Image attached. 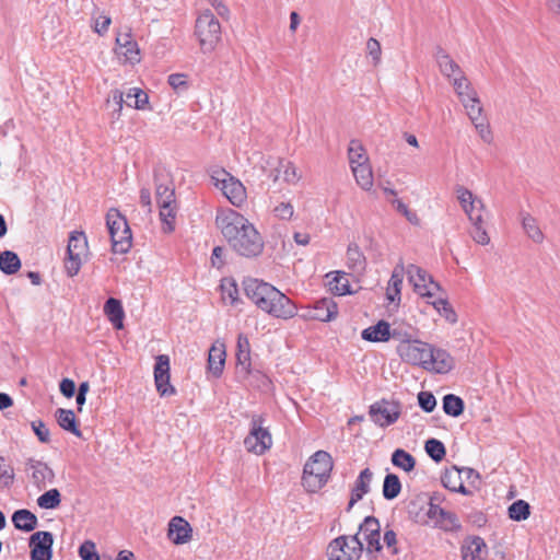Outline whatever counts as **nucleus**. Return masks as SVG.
<instances>
[{
	"label": "nucleus",
	"instance_id": "obj_1",
	"mask_svg": "<svg viewBox=\"0 0 560 560\" xmlns=\"http://www.w3.org/2000/svg\"><path fill=\"white\" fill-rule=\"evenodd\" d=\"M215 224L229 245L238 255L250 258L261 254L264 241L255 226L233 209H220Z\"/></svg>",
	"mask_w": 560,
	"mask_h": 560
},
{
	"label": "nucleus",
	"instance_id": "obj_2",
	"mask_svg": "<svg viewBox=\"0 0 560 560\" xmlns=\"http://www.w3.org/2000/svg\"><path fill=\"white\" fill-rule=\"evenodd\" d=\"M243 284L246 296L264 313L283 320L296 316L294 302L272 284L253 278L246 279Z\"/></svg>",
	"mask_w": 560,
	"mask_h": 560
},
{
	"label": "nucleus",
	"instance_id": "obj_3",
	"mask_svg": "<svg viewBox=\"0 0 560 560\" xmlns=\"http://www.w3.org/2000/svg\"><path fill=\"white\" fill-rule=\"evenodd\" d=\"M332 458L325 451L314 453L304 465L302 485L307 492L315 493L328 481L332 470Z\"/></svg>",
	"mask_w": 560,
	"mask_h": 560
},
{
	"label": "nucleus",
	"instance_id": "obj_4",
	"mask_svg": "<svg viewBox=\"0 0 560 560\" xmlns=\"http://www.w3.org/2000/svg\"><path fill=\"white\" fill-rule=\"evenodd\" d=\"M155 199L160 209V219L164 224L163 230L167 233L173 232L178 206L175 188L170 178L161 180L155 175Z\"/></svg>",
	"mask_w": 560,
	"mask_h": 560
},
{
	"label": "nucleus",
	"instance_id": "obj_5",
	"mask_svg": "<svg viewBox=\"0 0 560 560\" xmlns=\"http://www.w3.org/2000/svg\"><path fill=\"white\" fill-rule=\"evenodd\" d=\"M195 35L202 52H211L221 40V24L210 10H205L196 20Z\"/></svg>",
	"mask_w": 560,
	"mask_h": 560
},
{
	"label": "nucleus",
	"instance_id": "obj_6",
	"mask_svg": "<svg viewBox=\"0 0 560 560\" xmlns=\"http://www.w3.org/2000/svg\"><path fill=\"white\" fill-rule=\"evenodd\" d=\"M106 224L113 252L116 254L128 253L131 247L132 235L127 219L117 209H109L106 214Z\"/></svg>",
	"mask_w": 560,
	"mask_h": 560
},
{
	"label": "nucleus",
	"instance_id": "obj_7",
	"mask_svg": "<svg viewBox=\"0 0 560 560\" xmlns=\"http://www.w3.org/2000/svg\"><path fill=\"white\" fill-rule=\"evenodd\" d=\"M211 179L233 206L242 208L246 203L247 191L238 178L225 170H219L212 173Z\"/></svg>",
	"mask_w": 560,
	"mask_h": 560
},
{
	"label": "nucleus",
	"instance_id": "obj_8",
	"mask_svg": "<svg viewBox=\"0 0 560 560\" xmlns=\"http://www.w3.org/2000/svg\"><path fill=\"white\" fill-rule=\"evenodd\" d=\"M262 415H253L250 418V429L244 440L245 448L256 455H262L272 445V436L265 425Z\"/></svg>",
	"mask_w": 560,
	"mask_h": 560
},
{
	"label": "nucleus",
	"instance_id": "obj_9",
	"mask_svg": "<svg viewBox=\"0 0 560 560\" xmlns=\"http://www.w3.org/2000/svg\"><path fill=\"white\" fill-rule=\"evenodd\" d=\"M89 252L88 240L82 231H73L69 235L65 268L69 277H74L81 269Z\"/></svg>",
	"mask_w": 560,
	"mask_h": 560
},
{
	"label": "nucleus",
	"instance_id": "obj_10",
	"mask_svg": "<svg viewBox=\"0 0 560 560\" xmlns=\"http://www.w3.org/2000/svg\"><path fill=\"white\" fill-rule=\"evenodd\" d=\"M363 544L358 534L339 536L332 539L327 547L329 560H359L362 556Z\"/></svg>",
	"mask_w": 560,
	"mask_h": 560
},
{
	"label": "nucleus",
	"instance_id": "obj_11",
	"mask_svg": "<svg viewBox=\"0 0 560 560\" xmlns=\"http://www.w3.org/2000/svg\"><path fill=\"white\" fill-rule=\"evenodd\" d=\"M430 347V343L413 339L410 342L399 343L397 353L402 361L412 365H419L425 370V366L429 364ZM430 355L432 354L430 353Z\"/></svg>",
	"mask_w": 560,
	"mask_h": 560
},
{
	"label": "nucleus",
	"instance_id": "obj_12",
	"mask_svg": "<svg viewBox=\"0 0 560 560\" xmlns=\"http://www.w3.org/2000/svg\"><path fill=\"white\" fill-rule=\"evenodd\" d=\"M401 413L400 404L394 400L382 399L370 407L369 415L372 421L382 427L395 423Z\"/></svg>",
	"mask_w": 560,
	"mask_h": 560
},
{
	"label": "nucleus",
	"instance_id": "obj_13",
	"mask_svg": "<svg viewBox=\"0 0 560 560\" xmlns=\"http://www.w3.org/2000/svg\"><path fill=\"white\" fill-rule=\"evenodd\" d=\"M408 281L412 284L413 291L421 296H433L440 290L439 283L421 267L408 265L406 269Z\"/></svg>",
	"mask_w": 560,
	"mask_h": 560
},
{
	"label": "nucleus",
	"instance_id": "obj_14",
	"mask_svg": "<svg viewBox=\"0 0 560 560\" xmlns=\"http://www.w3.org/2000/svg\"><path fill=\"white\" fill-rule=\"evenodd\" d=\"M455 192L463 211L468 217V220L470 222L480 223L486 210L482 199L478 198L468 188L460 185L456 186Z\"/></svg>",
	"mask_w": 560,
	"mask_h": 560
},
{
	"label": "nucleus",
	"instance_id": "obj_15",
	"mask_svg": "<svg viewBox=\"0 0 560 560\" xmlns=\"http://www.w3.org/2000/svg\"><path fill=\"white\" fill-rule=\"evenodd\" d=\"M425 515L433 522L434 527L444 532H457L462 527L455 513L442 509L432 499L428 503Z\"/></svg>",
	"mask_w": 560,
	"mask_h": 560
},
{
	"label": "nucleus",
	"instance_id": "obj_16",
	"mask_svg": "<svg viewBox=\"0 0 560 560\" xmlns=\"http://www.w3.org/2000/svg\"><path fill=\"white\" fill-rule=\"evenodd\" d=\"M31 560H51L54 536L50 532H36L30 537Z\"/></svg>",
	"mask_w": 560,
	"mask_h": 560
},
{
	"label": "nucleus",
	"instance_id": "obj_17",
	"mask_svg": "<svg viewBox=\"0 0 560 560\" xmlns=\"http://www.w3.org/2000/svg\"><path fill=\"white\" fill-rule=\"evenodd\" d=\"M338 314V305L331 298H324L307 306L302 314L304 319L330 322Z\"/></svg>",
	"mask_w": 560,
	"mask_h": 560
},
{
	"label": "nucleus",
	"instance_id": "obj_18",
	"mask_svg": "<svg viewBox=\"0 0 560 560\" xmlns=\"http://www.w3.org/2000/svg\"><path fill=\"white\" fill-rule=\"evenodd\" d=\"M25 470L30 472L33 485L43 490L55 480L54 470L44 462L28 458L25 462Z\"/></svg>",
	"mask_w": 560,
	"mask_h": 560
},
{
	"label": "nucleus",
	"instance_id": "obj_19",
	"mask_svg": "<svg viewBox=\"0 0 560 560\" xmlns=\"http://www.w3.org/2000/svg\"><path fill=\"white\" fill-rule=\"evenodd\" d=\"M154 383L161 396L175 394L174 386L170 383V358L166 354L156 357L154 365Z\"/></svg>",
	"mask_w": 560,
	"mask_h": 560
},
{
	"label": "nucleus",
	"instance_id": "obj_20",
	"mask_svg": "<svg viewBox=\"0 0 560 560\" xmlns=\"http://www.w3.org/2000/svg\"><path fill=\"white\" fill-rule=\"evenodd\" d=\"M362 534L366 541V551L368 552H378L382 550L381 545V525L376 517L366 516L364 521L360 524L359 530L357 533Z\"/></svg>",
	"mask_w": 560,
	"mask_h": 560
},
{
	"label": "nucleus",
	"instance_id": "obj_21",
	"mask_svg": "<svg viewBox=\"0 0 560 560\" xmlns=\"http://www.w3.org/2000/svg\"><path fill=\"white\" fill-rule=\"evenodd\" d=\"M117 55L125 58L126 62H140V49L137 42L132 39L131 31L119 32L116 36Z\"/></svg>",
	"mask_w": 560,
	"mask_h": 560
},
{
	"label": "nucleus",
	"instance_id": "obj_22",
	"mask_svg": "<svg viewBox=\"0 0 560 560\" xmlns=\"http://www.w3.org/2000/svg\"><path fill=\"white\" fill-rule=\"evenodd\" d=\"M430 353L432 355H429V364L425 366V371L446 374L454 369L455 360L446 350L431 346Z\"/></svg>",
	"mask_w": 560,
	"mask_h": 560
},
{
	"label": "nucleus",
	"instance_id": "obj_23",
	"mask_svg": "<svg viewBox=\"0 0 560 560\" xmlns=\"http://www.w3.org/2000/svg\"><path fill=\"white\" fill-rule=\"evenodd\" d=\"M191 526L182 516H174L168 524V538L175 545H183L191 539Z\"/></svg>",
	"mask_w": 560,
	"mask_h": 560
},
{
	"label": "nucleus",
	"instance_id": "obj_24",
	"mask_svg": "<svg viewBox=\"0 0 560 560\" xmlns=\"http://www.w3.org/2000/svg\"><path fill=\"white\" fill-rule=\"evenodd\" d=\"M373 478V472L370 468H364L357 478L354 486L351 490V498L347 506L349 512L353 505L360 501L370 491V485Z\"/></svg>",
	"mask_w": 560,
	"mask_h": 560
},
{
	"label": "nucleus",
	"instance_id": "obj_25",
	"mask_svg": "<svg viewBox=\"0 0 560 560\" xmlns=\"http://www.w3.org/2000/svg\"><path fill=\"white\" fill-rule=\"evenodd\" d=\"M434 58L438 63L440 72L446 77L447 79L454 78L456 75H460V73H464L458 66L457 62H455L451 56L446 52L445 49L442 47H436L434 52Z\"/></svg>",
	"mask_w": 560,
	"mask_h": 560
},
{
	"label": "nucleus",
	"instance_id": "obj_26",
	"mask_svg": "<svg viewBox=\"0 0 560 560\" xmlns=\"http://www.w3.org/2000/svg\"><path fill=\"white\" fill-rule=\"evenodd\" d=\"M269 177L275 183L282 179L288 184H295L300 179L295 166L285 160H278L277 165L270 171Z\"/></svg>",
	"mask_w": 560,
	"mask_h": 560
},
{
	"label": "nucleus",
	"instance_id": "obj_27",
	"mask_svg": "<svg viewBox=\"0 0 560 560\" xmlns=\"http://www.w3.org/2000/svg\"><path fill=\"white\" fill-rule=\"evenodd\" d=\"M225 363V348L223 343H214L209 350L208 370L213 376L219 377Z\"/></svg>",
	"mask_w": 560,
	"mask_h": 560
},
{
	"label": "nucleus",
	"instance_id": "obj_28",
	"mask_svg": "<svg viewBox=\"0 0 560 560\" xmlns=\"http://www.w3.org/2000/svg\"><path fill=\"white\" fill-rule=\"evenodd\" d=\"M362 339L371 342H385L390 339V325L385 320H380L376 325L363 329Z\"/></svg>",
	"mask_w": 560,
	"mask_h": 560
},
{
	"label": "nucleus",
	"instance_id": "obj_29",
	"mask_svg": "<svg viewBox=\"0 0 560 560\" xmlns=\"http://www.w3.org/2000/svg\"><path fill=\"white\" fill-rule=\"evenodd\" d=\"M486 544L481 537L475 536L462 546L463 560H481L486 553Z\"/></svg>",
	"mask_w": 560,
	"mask_h": 560
},
{
	"label": "nucleus",
	"instance_id": "obj_30",
	"mask_svg": "<svg viewBox=\"0 0 560 560\" xmlns=\"http://www.w3.org/2000/svg\"><path fill=\"white\" fill-rule=\"evenodd\" d=\"M404 272L405 270L402 265H397L392 272L386 289V298L389 302H400Z\"/></svg>",
	"mask_w": 560,
	"mask_h": 560
},
{
	"label": "nucleus",
	"instance_id": "obj_31",
	"mask_svg": "<svg viewBox=\"0 0 560 560\" xmlns=\"http://www.w3.org/2000/svg\"><path fill=\"white\" fill-rule=\"evenodd\" d=\"M104 313L116 329L124 327L125 312L119 300L109 298L104 304Z\"/></svg>",
	"mask_w": 560,
	"mask_h": 560
},
{
	"label": "nucleus",
	"instance_id": "obj_32",
	"mask_svg": "<svg viewBox=\"0 0 560 560\" xmlns=\"http://www.w3.org/2000/svg\"><path fill=\"white\" fill-rule=\"evenodd\" d=\"M12 522L15 528L23 532H32L37 527V516L26 509L18 510L12 515Z\"/></svg>",
	"mask_w": 560,
	"mask_h": 560
},
{
	"label": "nucleus",
	"instance_id": "obj_33",
	"mask_svg": "<svg viewBox=\"0 0 560 560\" xmlns=\"http://www.w3.org/2000/svg\"><path fill=\"white\" fill-rule=\"evenodd\" d=\"M521 223L525 234L536 244H541L545 235L540 230L537 220L529 213H521Z\"/></svg>",
	"mask_w": 560,
	"mask_h": 560
},
{
	"label": "nucleus",
	"instance_id": "obj_34",
	"mask_svg": "<svg viewBox=\"0 0 560 560\" xmlns=\"http://www.w3.org/2000/svg\"><path fill=\"white\" fill-rule=\"evenodd\" d=\"M452 84L460 103L466 102L467 98L478 95L465 73L454 77Z\"/></svg>",
	"mask_w": 560,
	"mask_h": 560
},
{
	"label": "nucleus",
	"instance_id": "obj_35",
	"mask_svg": "<svg viewBox=\"0 0 560 560\" xmlns=\"http://www.w3.org/2000/svg\"><path fill=\"white\" fill-rule=\"evenodd\" d=\"M357 184L364 190H370L373 187V173L368 163L355 164L351 167Z\"/></svg>",
	"mask_w": 560,
	"mask_h": 560
},
{
	"label": "nucleus",
	"instance_id": "obj_36",
	"mask_svg": "<svg viewBox=\"0 0 560 560\" xmlns=\"http://www.w3.org/2000/svg\"><path fill=\"white\" fill-rule=\"evenodd\" d=\"M58 424L66 431L71 432L75 436H81V431L77 427L75 415L70 409L59 408L56 411Z\"/></svg>",
	"mask_w": 560,
	"mask_h": 560
},
{
	"label": "nucleus",
	"instance_id": "obj_37",
	"mask_svg": "<svg viewBox=\"0 0 560 560\" xmlns=\"http://www.w3.org/2000/svg\"><path fill=\"white\" fill-rule=\"evenodd\" d=\"M347 265L351 270L357 272L363 271L365 269V256L361 252L360 247L354 243L348 246Z\"/></svg>",
	"mask_w": 560,
	"mask_h": 560
},
{
	"label": "nucleus",
	"instance_id": "obj_38",
	"mask_svg": "<svg viewBox=\"0 0 560 560\" xmlns=\"http://www.w3.org/2000/svg\"><path fill=\"white\" fill-rule=\"evenodd\" d=\"M442 483L445 488L466 494L467 490L460 481V470L454 467L453 469L445 470L442 475Z\"/></svg>",
	"mask_w": 560,
	"mask_h": 560
},
{
	"label": "nucleus",
	"instance_id": "obj_39",
	"mask_svg": "<svg viewBox=\"0 0 560 560\" xmlns=\"http://www.w3.org/2000/svg\"><path fill=\"white\" fill-rule=\"evenodd\" d=\"M21 268V260L14 252L4 250L0 253V270L5 275H14Z\"/></svg>",
	"mask_w": 560,
	"mask_h": 560
},
{
	"label": "nucleus",
	"instance_id": "obj_40",
	"mask_svg": "<svg viewBox=\"0 0 560 560\" xmlns=\"http://www.w3.org/2000/svg\"><path fill=\"white\" fill-rule=\"evenodd\" d=\"M392 463L394 466L402 469L406 472H410L415 469L416 459L415 457L406 452L405 450L397 448L392 454Z\"/></svg>",
	"mask_w": 560,
	"mask_h": 560
},
{
	"label": "nucleus",
	"instance_id": "obj_41",
	"mask_svg": "<svg viewBox=\"0 0 560 560\" xmlns=\"http://www.w3.org/2000/svg\"><path fill=\"white\" fill-rule=\"evenodd\" d=\"M331 275L334 276L331 280L328 281L330 291L338 295H345L347 293H350V284L346 277V273L340 271L330 272L326 275V278H329Z\"/></svg>",
	"mask_w": 560,
	"mask_h": 560
},
{
	"label": "nucleus",
	"instance_id": "obj_42",
	"mask_svg": "<svg viewBox=\"0 0 560 560\" xmlns=\"http://www.w3.org/2000/svg\"><path fill=\"white\" fill-rule=\"evenodd\" d=\"M401 491V482L397 475L387 474L383 482V497L386 500H394Z\"/></svg>",
	"mask_w": 560,
	"mask_h": 560
},
{
	"label": "nucleus",
	"instance_id": "obj_43",
	"mask_svg": "<svg viewBox=\"0 0 560 560\" xmlns=\"http://www.w3.org/2000/svg\"><path fill=\"white\" fill-rule=\"evenodd\" d=\"M61 503L60 491L56 488L49 489L37 498V504L40 509L54 510Z\"/></svg>",
	"mask_w": 560,
	"mask_h": 560
},
{
	"label": "nucleus",
	"instance_id": "obj_44",
	"mask_svg": "<svg viewBox=\"0 0 560 560\" xmlns=\"http://www.w3.org/2000/svg\"><path fill=\"white\" fill-rule=\"evenodd\" d=\"M443 410L448 416L458 417L464 411V401L454 394H447L443 397Z\"/></svg>",
	"mask_w": 560,
	"mask_h": 560
},
{
	"label": "nucleus",
	"instance_id": "obj_45",
	"mask_svg": "<svg viewBox=\"0 0 560 560\" xmlns=\"http://www.w3.org/2000/svg\"><path fill=\"white\" fill-rule=\"evenodd\" d=\"M126 105L136 109H145L149 97L141 89H130L126 94Z\"/></svg>",
	"mask_w": 560,
	"mask_h": 560
},
{
	"label": "nucleus",
	"instance_id": "obj_46",
	"mask_svg": "<svg viewBox=\"0 0 560 560\" xmlns=\"http://www.w3.org/2000/svg\"><path fill=\"white\" fill-rule=\"evenodd\" d=\"M244 346H245L244 350L236 352V360H237L236 369H237V373H240L244 376H247L250 373V366H252L249 342L247 339H244Z\"/></svg>",
	"mask_w": 560,
	"mask_h": 560
},
{
	"label": "nucleus",
	"instance_id": "obj_47",
	"mask_svg": "<svg viewBox=\"0 0 560 560\" xmlns=\"http://www.w3.org/2000/svg\"><path fill=\"white\" fill-rule=\"evenodd\" d=\"M349 163L352 167L355 164H364L369 162V158L362 144L358 140H351L348 149Z\"/></svg>",
	"mask_w": 560,
	"mask_h": 560
},
{
	"label": "nucleus",
	"instance_id": "obj_48",
	"mask_svg": "<svg viewBox=\"0 0 560 560\" xmlns=\"http://www.w3.org/2000/svg\"><path fill=\"white\" fill-rule=\"evenodd\" d=\"M222 300L235 305L238 302V288L233 279H223L221 282Z\"/></svg>",
	"mask_w": 560,
	"mask_h": 560
},
{
	"label": "nucleus",
	"instance_id": "obj_49",
	"mask_svg": "<svg viewBox=\"0 0 560 560\" xmlns=\"http://www.w3.org/2000/svg\"><path fill=\"white\" fill-rule=\"evenodd\" d=\"M530 514V506L524 500L513 502L509 508V516L513 521H525Z\"/></svg>",
	"mask_w": 560,
	"mask_h": 560
},
{
	"label": "nucleus",
	"instance_id": "obj_50",
	"mask_svg": "<svg viewBox=\"0 0 560 560\" xmlns=\"http://www.w3.org/2000/svg\"><path fill=\"white\" fill-rule=\"evenodd\" d=\"M462 104L465 107L471 122H476L485 118L482 116L483 109L478 95L471 98H467L466 102H463Z\"/></svg>",
	"mask_w": 560,
	"mask_h": 560
},
{
	"label": "nucleus",
	"instance_id": "obj_51",
	"mask_svg": "<svg viewBox=\"0 0 560 560\" xmlns=\"http://www.w3.org/2000/svg\"><path fill=\"white\" fill-rule=\"evenodd\" d=\"M15 474L11 464L0 456V487L9 489L14 482Z\"/></svg>",
	"mask_w": 560,
	"mask_h": 560
},
{
	"label": "nucleus",
	"instance_id": "obj_52",
	"mask_svg": "<svg viewBox=\"0 0 560 560\" xmlns=\"http://www.w3.org/2000/svg\"><path fill=\"white\" fill-rule=\"evenodd\" d=\"M424 450L427 454L436 463L441 462L446 454L444 444L436 439L428 440L424 444Z\"/></svg>",
	"mask_w": 560,
	"mask_h": 560
},
{
	"label": "nucleus",
	"instance_id": "obj_53",
	"mask_svg": "<svg viewBox=\"0 0 560 560\" xmlns=\"http://www.w3.org/2000/svg\"><path fill=\"white\" fill-rule=\"evenodd\" d=\"M126 103L125 94L120 90H113L106 101L107 106H113L112 117L118 119L122 105Z\"/></svg>",
	"mask_w": 560,
	"mask_h": 560
},
{
	"label": "nucleus",
	"instance_id": "obj_54",
	"mask_svg": "<svg viewBox=\"0 0 560 560\" xmlns=\"http://www.w3.org/2000/svg\"><path fill=\"white\" fill-rule=\"evenodd\" d=\"M432 305L448 323L455 324L457 322V315L447 300L436 299L432 302Z\"/></svg>",
	"mask_w": 560,
	"mask_h": 560
},
{
	"label": "nucleus",
	"instance_id": "obj_55",
	"mask_svg": "<svg viewBox=\"0 0 560 560\" xmlns=\"http://www.w3.org/2000/svg\"><path fill=\"white\" fill-rule=\"evenodd\" d=\"M472 228L470 230V236L471 238L480 245H488L490 242V237L488 235V232L485 228V221L481 219V222H470Z\"/></svg>",
	"mask_w": 560,
	"mask_h": 560
},
{
	"label": "nucleus",
	"instance_id": "obj_56",
	"mask_svg": "<svg viewBox=\"0 0 560 560\" xmlns=\"http://www.w3.org/2000/svg\"><path fill=\"white\" fill-rule=\"evenodd\" d=\"M390 338L398 340L399 343L413 340V330L411 327L396 326L390 328Z\"/></svg>",
	"mask_w": 560,
	"mask_h": 560
},
{
	"label": "nucleus",
	"instance_id": "obj_57",
	"mask_svg": "<svg viewBox=\"0 0 560 560\" xmlns=\"http://www.w3.org/2000/svg\"><path fill=\"white\" fill-rule=\"evenodd\" d=\"M393 207L397 212L401 213L410 223L418 224L419 218L416 212L411 211L408 206L400 199L396 198L392 200Z\"/></svg>",
	"mask_w": 560,
	"mask_h": 560
},
{
	"label": "nucleus",
	"instance_id": "obj_58",
	"mask_svg": "<svg viewBox=\"0 0 560 560\" xmlns=\"http://www.w3.org/2000/svg\"><path fill=\"white\" fill-rule=\"evenodd\" d=\"M79 556L82 560H100V556L96 551V546L92 540H85L79 547Z\"/></svg>",
	"mask_w": 560,
	"mask_h": 560
},
{
	"label": "nucleus",
	"instance_id": "obj_59",
	"mask_svg": "<svg viewBox=\"0 0 560 560\" xmlns=\"http://www.w3.org/2000/svg\"><path fill=\"white\" fill-rule=\"evenodd\" d=\"M368 56L372 58L373 65L377 66L381 62L382 48L381 44L376 38H369L366 42Z\"/></svg>",
	"mask_w": 560,
	"mask_h": 560
},
{
	"label": "nucleus",
	"instance_id": "obj_60",
	"mask_svg": "<svg viewBox=\"0 0 560 560\" xmlns=\"http://www.w3.org/2000/svg\"><path fill=\"white\" fill-rule=\"evenodd\" d=\"M418 404L425 412H432L436 406V399L430 392H420L418 394Z\"/></svg>",
	"mask_w": 560,
	"mask_h": 560
},
{
	"label": "nucleus",
	"instance_id": "obj_61",
	"mask_svg": "<svg viewBox=\"0 0 560 560\" xmlns=\"http://www.w3.org/2000/svg\"><path fill=\"white\" fill-rule=\"evenodd\" d=\"M472 124H474L478 135L482 139V141L486 142V143H491L492 140H493V136H492V132L490 130V126H489V122H488L487 118H483V119L478 120V121L472 122Z\"/></svg>",
	"mask_w": 560,
	"mask_h": 560
},
{
	"label": "nucleus",
	"instance_id": "obj_62",
	"mask_svg": "<svg viewBox=\"0 0 560 560\" xmlns=\"http://www.w3.org/2000/svg\"><path fill=\"white\" fill-rule=\"evenodd\" d=\"M167 81H168V84L176 92L187 90V88H188L187 75L183 74V73H173L168 77Z\"/></svg>",
	"mask_w": 560,
	"mask_h": 560
},
{
	"label": "nucleus",
	"instance_id": "obj_63",
	"mask_svg": "<svg viewBox=\"0 0 560 560\" xmlns=\"http://www.w3.org/2000/svg\"><path fill=\"white\" fill-rule=\"evenodd\" d=\"M31 425L34 433L42 443H48L50 441L49 430L42 420L33 421Z\"/></svg>",
	"mask_w": 560,
	"mask_h": 560
},
{
	"label": "nucleus",
	"instance_id": "obj_64",
	"mask_svg": "<svg viewBox=\"0 0 560 560\" xmlns=\"http://www.w3.org/2000/svg\"><path fill=\"white\" fill-rule=\"evenodd\" d=\"M273 213L278 219L290 220L294 214V208L291 202H281L275 207Z\"/></svg>",
	"mask_w": 560,
	"mask_h": 560
}]
</instances>
